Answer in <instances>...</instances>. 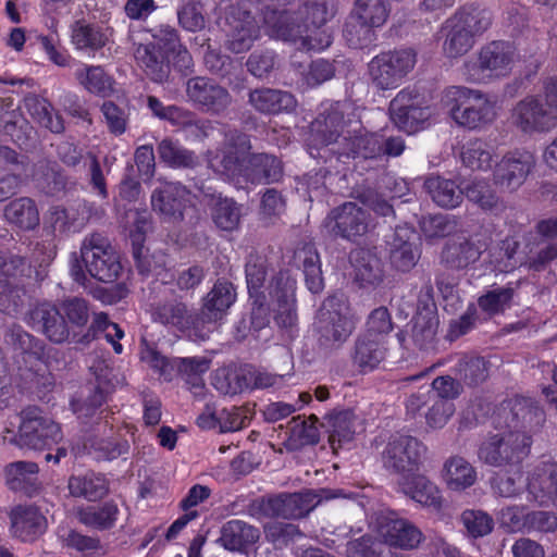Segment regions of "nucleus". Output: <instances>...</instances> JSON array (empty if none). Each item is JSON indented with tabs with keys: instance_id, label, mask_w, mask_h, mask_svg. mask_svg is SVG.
<instances>
[{
	"instance_id": "b1692460",
	"label": "nucleus",
	"mask_w": 557,
	"mask_h": 557,
	"mask_svg": "<svg viewBox=\"0 0 557 557\" xmlns=\"http://www.w3.org/2000/svg\"><path fill=\"white\" fill-rule=\"evenodd\" d=\"M235 299L236 290L231 282L218 280L214 283L211 290L203 298V304L199 311L200 321H202L205 330H208V334L234 304Z\"/></svg>"
},
{
	"instance_id": "8fccbe9b",
	"label": "nucleus",
	"mask_w": 557,
	"mask_h": 557,
	"mask_svg": "<svg viewBox=\"0 0 557 557\" xmlns=\"http://www.w3.org/2000/svg\"><path fill=\"white\" fill-rule=\"evenodd\" d=\"M444 480L453 491H463L476 481L474 467L461 456H453L444 463Z\"/></svg>"
},
{
	"instance_id": "6e6d98bb",
	"label": "nucleus",
	"mask_w": 557,
	"mask_h": 557,
	"mask_svg": "<svg viewBox=\"0 0 557 557\" xmlns=\"http://www.w3.org/2000/svg\"><path fill=\"white\" fill-rule=\"evenodd\" d=\"M463 196L483 211L494 213L505 209L504 202L498 197L491 184L483 180H475L463 188Z\"/></svg>"
},
{
	"instance_id": "aec40b11",
	"label": "nucleus",
	"mask_w": 557,
	"mask_h": 557,
	"mask_svg": "<svg viewBox=\"0 0 557 557\" xmlns=\"http://www.w3.org/2000/svg\"><path fill=\"white\" fill-rule=\"evenodd\" d=\"M418 94L405 88L389 103L393 122L408 133L417 132L431 116L429 107H421Z\"/></svg>"
},
{
	"instance_id": "c9c22d12",
	"label": "nucleus",
	"mask_w": 557,
	"mask_h": 557,
	"mask_svg": "<svg viewBox=\"0 0 557 557\" xmlns=\"http://www.w3.org/2000/svg\"><path fill=\"white\" fill-rule=\"evenodd\" d=\"M260 537L257 528L243 520H230L225 522L220 531L218 542L227 550L244 552L248 546L255 544Z\"/></svg>"
},
{
	"instance_id": "0e129e2a",
	"label": "nucleus",
	"mask_w": 557,
	"mask_h": 557,
	"mask_svg": "<svg viewBox=\"0 0 557 557\" xmlns=\"http://www.w3.org/2000/svg\"><path fill=\"white\" fill-rule=\"evenodd\" d=\"M106 40L99 27L85 21H76L72 26V41L77 49L97 50L106 45Z\"/></svg>"
},
{
	"instance_id": "49530a36",
	"label": "nucleus",
	"mask_w": 557,
	"mask_h": 557,
	"mask_svg": "<svg viewBox=\"0 0 557 557\" xmlns=\"http://www.w3.org/2000/svg\"><path fill=\"white\" fill-rule=\"evenodd\" d=\"M7 221L22 230L30 231L39 225L40 218L36 202L29 197H21L4 208Z\"/></svg>"
},
{
	"instance_id": "9b49d317",
	"label": "nucleus",
	"mask_w": 557,
	"mask_h": 557,
	"mask_svg": "<svg viewBox=\"0 0 557 557\" xmlns=\"http://www.w3.org/2000/svg\"><path fill=\"white\" fill-rule=\"evenodd\" d=\"M545 413L530 398L515 397L504 400L497 411V423L508 432H529L542 425Z\"/></svg>"
},
{
	"instance_id": "4468645a",
	"label": "nucleus",
	"mask_w": 557,
	"mask_h": 557,
	"mask_svg": "<svg viewBox=\"0 0 557 557\" xmlns=\"http://www.w3.org/2000/svg\"><path fill=\"white\" fill-rule=\"evenodd\" d=\"M25 321L53 344L73 343L59 305L51 301L37 302L26 312Z\"/></svg>"
},
{
	"instance_id": "bf43d9fd",
	"label": "nucleus",
	"mask_w": 557,
	"mask_h": 557,
	"mask_svg": "<svg viewBox=\"0 0 557 557\" xmlns=\"http://www.w3.org/2000/svg\"><path fill=\"white\" fill-rule=\"evenodd\" d=\"M374 27L367 21L350 13L344 25L343 37L349 47L364 49L376 40Z\"/></svg>"
},
{
	"instance_id": "5fc2aeb1",
	"label": "nucleus",
	"mask_w": 557,
	"mask_h": 557,
	"mask_svg": "<svg viewBox=\"0 0 557 557\" xmlns=\"http://www.w3.org/2000/svg\"><path fill=\"white\" fill-rule=\"evenodd\" d=\"M38 466L30 461H15L7 466L5 476L9 487L32 494L36 490Z\"/></svg>"
},
{
	"instance_id": "ddd939ff",
	"label": "nucleus",
	"mask_w": 557,
	"mask_h": 557,
	"mask_svg": "<svg viewBox=\"0 0 557 557\" xmlns=\"http://www.w3.org/2000/svg\"><path fill=\"white\" fill-rule=\"evenodd\" d=\"M187 100L199 110L220 115L232 104L230 91L211 78L195 76L185 83Z\"/></svg>"
},
{
	"instance_id": "e433bc0d",
	"label": "nucleus",
	"mask_w": 557,
	"mask_h": 557,
	"mask_svg": "<svg viewBox=\"0 0 557 557\" xmlns=\"http://www.w3.org/2000/svg\"><path fill=\"white\" fill-rule=\"evenodd\" d=\"M450 17L475 39L485 34L494 21L488 9L474 3L460 7Z\"/></svg>"
},
{
	"instance_id": "5701e85b",
	"label": "nucleus",
	"mask_w": 557,
	"mask_h": 557,
	"mask_svg": "<svg viewBox=\"0 0 557 557\" xmlns=\"http://www.w3.org/2000/svg\"><path fill=\"white\" fill-rule=\"evenodd\" d=\"M534 165V157L529 151L516 150L509 152L504 156L496 166L495 183L513 190L524 182Z\"/></svg>"
},
{
	"instance_id": "2eb2a0df",
	"label": "nucleus",
	"mask_w": 557,
	"mask_h": 557,
	"mask_svg": "<svg viewBox=\"0 0 557 557\" xmlns=\"http://www.w3.org/2000/svg\"><path fill=\"white\" fill-rule=\"evenodd\" d=\"M324 224L332 235L354 242L369 232L371 218L357 203L345 202L329 213Z\"/></svg>"
},
{
	"instance_id": "1a4fd4ad",
	"label": "nucleus",
	"mask_w": 557,
	"mask_h": 557,
	"mask_svg": "<svg viewBox=\"0 0 557 557\" xmlns=\"http://www.w3.org/2000/svg\"><path fill=\"white\" fill-rule=\"evenodd\" d=\"M516 58V48L510 41L487 42L480 48L476 63L465 65L468 81L479 83L484 78L505 77L510 73Z\"/></svg>"
},
{
	"instance_id": "423d86ee",
	"label": "nucleus",
	"mask_w": 557,
	"mask_h": 557,
	"mask_svg": "<svg viewBox=\"0 0 557 557\" xmlns=\"http://www.w3.org/2000/svg\"><path fill=\"white\" fill-rule=\"evenodd\" d=\"M264 23L271 37L294 44L299 42L305 50H323L333 41L332 32L309 33L310 26L301 20L297 11L270 10L264 12Z\"/></svg>"
},
{
	"instance_id": "f8f14e48",
	"label": "nucleus",
	"mask_w": 557,
	"mask_h": 557,
	"mask_svg": "<svg viewBox=\"0 0 557 557\" xmlns=\"http://www.w3.org/2000/svg\"><path fill=\"white\" fill-rule=\"evenodd\" d=\"M425 450V446L413 436H392L382 451L383 467L393 473L411 472L421 463Z\"/></svg>"
},
{
	"instance_id": "473e14b6",
	"label": "nucleus",
	"mask_w": 557,
	"mask_h": 557,
	"mask_svg": "<svg viewBox=\"0 0 557 557\" xmlns=\"http://www.w3.org/2000/svg\"><path fill=\"white\" fill-rule=\"evenodd\" d=\"M33 176L38 187L51 196L66 194L76 186V182L66 176L55 161L41 160L37 162Z\"/></svg>"
},
{
	"instance_id": "774afa93",
	"label": "nucleus",
	"mask_w": 557,
	"mask_h": 557,
	"mask_svg": "<svg viewBox=\"0 0 557 557\" xmlns=\"http://www.w3.org/2000/svg\"><path fill=\"white\" fill-rule=\"evenodd\" d=\"M389 11L386 0H357L351 13L380 27L386 22Z\"/></svg>"
},
{
	"instance_id": "4c0bfd02",
	"label": "nucleus",
	"mask_w": 557,
	"mask_h": 557,
	"mask_svg": "<svg viewBox=\"0 0 557 557\" xmlns=\"http://www.w3.org/2000/svg\"><path fill=\"white\" fill-rule=\"evenodd\" d=\"M249 103L261 113L276 114L282 111L293 110L296 106V100L288 91L260 88L250 91Z\"/></svg>"
},
{
	"instance_id": "72a5a7b5",
	"label": "nucleus",
	"mask_w": 557,
	"mask_h": 557,
	"mask_svg": "<svg viewBox=\"0 0 557 557\" xmlns=\"http://www.w3.org/2000/svg\"><path fill=\"white\" fill-rule=\"evenodd\" d=\"M243 176L252 184H272L283 177L282 161L270 153H251Z\"/></svg>"
},
{
	"instance_id": "338daca9",
	"label": "nucleus",
	"mask_w": 557,
	"mask_h": 557,
	"mask_svg": "<svg viewBox=\"0 0 557 557\" xmlns=\"http://www.w3.org/2000/svg\"><path fill=\"white\" fill-rule=\"evenodd\" d=\"M318 418L311 414L308 419L300 416L294 417L288 422L290 440L298 445H314L319 442Z\"/></svg>"
},
{
	"instance_id": "4be33fe9",
	"label": "nucleus",
	"mask_w": 557,
	"mask_h": 557,
	"mask_svg": "<svg viewBox=\"0 0 557 557\" xmlns=\"http://www.w3.org/2000/svg\"><path fill=\"white\" fill-rule=\"evenodd\" d=\"M484 249L479 240L465 237L449 239L440 252V264L447 270H467L480 260Z\"/></svg>"
},
{
	"instance_id": "7ed1b4c3",
	"label": "nucleus",
	"mask_w": 557,
	"mask_h": 557,
	"mask_svg": "<svg viewBox=\"0 0 557 557\" xmlns=\"http://www.w3.org/2000/svg\"><path fill=\"white\" fill-rule=\"evenodd\" d=\"M443 102L454 122L469 131L483 129L496 117L494 103L478 89L450 86L444 91Z\"/></svg>"
},
{
	"instance_id": "39448f33",
	"label": "nucleus",
	"mask_w": 557,
	"mask_h": 557,
	"mask_svg": "<svg viewBox=\"0 0 557 557\" xmlns=\"http://www.w3.org/2000/svg\"><path fill=\"white\" fill-rule=\"evenodd\" d=\"M349 306L343 294L327 297L320 307L314 322L318 343L325 349H337L355 331Z\"/></svg>"
},
{
	"instance_id": "58836bf2",
	"label": "nucleus",
	"mask_w": 557,
	"mask_h": 557,
	"mask_svg": "<svg viewBox=\"0 0 557 557\" xmlns=\"http://www.w3.org/2000/svg\"><path fill=\"white\" fill-rule=\"evenodd\" d=\"M424 189L432 200L442 208L454 209L463 199V189L455 181L441 176H430L424 181Z\"/></svg>"
},
{
	"instance_id": "f03ea898",
	"label": "nucleus",
	"mask_w": 557,
	"mask_h": 557,
	"mask_svg": "<svg viewBox=\"0 0 557 557\" xmlns=\"http://www.w3.org/2000/svg\"><path fill=\"white\" fill-rule=\"evenodd\" d=\"M510 123L525 135L550 132L557 124V81L548 78L542 94L518 101L511 110Z\"/></svg>"
},
{
	"instance_id": "603ef678",
	"label": "nucleus",
	"mask_w": 557,
	"mask_h": 557,
	"mask_svg": "<svg viewBox=\"0 0 557 557\" xmlns=\"http://www.w3.org/2000/svg\"><path fill=\"white\" fill-rule=\"evenodd\" d=\"M210 208L212 221L219 230L232 233L239 228L243 206L233 198L219 195L216 201Z\"/></svg>"
},
{
	"instance_id": "de8ad7c7",
	"label": "nucleus",
	"mask_w": 557,
	"mask_h": 557,
	"mask_svg": "<svg viewBox=\"0 0 557 557\" xmlns=\"http://www.w3.org/2000/svg\"><path fill=\"white\" fill-rule=\"evenodd\" d=\"M301 20L310 26L309 33L318 35L320 30L331 32L326 23L334 17L335 7L333 0H305L298 9Z\"/></svg>"
},
{
	"instance_id": "4d7b16f0",
	"label": "nucleus",
	"mask_w": 557,
	"mask_h": 557,
	"mask_svg": "<svg viewBox=\"0 0 557 557\" xmlns=\"http://www.w3.org/2000/svg\"><path fill=\"white\" fill-rule=\"evenodd\" d=\"M74 76L91 94L107 96L112 90L113 79L100 65L83 64L75 71Z\"/></svg>"
},
{
	"instance_id": "6ab92c4d",
	"label": "nucleus",
	"mask_w": 557,
	"mask_h": 557,
	"mask_svg": "<svg viewBox=\"0 0 557 557\" xmlns=\"http://www.w3.org/2000/svg\"><path fill=\"white\" fill-rule=\"evenodd\" d=\"M382 144L381 134L366 131L359 122H356L355 127L348 129L347 136L341 140L339 148H332L330 151L337 153L338 160L343 158L373 160L382 157Z\"/></svg>"
},
{
	"instance_id": "bb28decb",
	"label": "nucleus",
	"mask_w": 557,
	"mask_h": 557,
	"mask_svg": "<svg viewBox=\"0 0 557 557\" xmlns=\"http://www.w3.org/2000/svg\"><path fill=\"white\" fill-rule=\"evenodd\" d=\"M11 531L13 536L33 542L42 535L47 529V519L34 505H18L10 512Z\"/></svg>"
},
{
	"instance_id": "0eeeda50",
	"label": "nucleus",
	"mask_w": 557,
	"mask_h": 557,
	"mask_svg": "<svg viewBox=\"0 0 557 557\" xmlns=\"http://www.w3.org/2000/svg\"><path fill=\"white\" fill-rule=\"evenodd\" d=\"M532 437L525 432L503 431L485 437L478 448V458L495 468H518L529 456Z\"/></svg>"
},
{
	"instance_id": "79ce46f5",
	"label": "nucleus",
	"mask_w": 557,
	"mask_h": 557,
	"mask_svg": "<svg viewBox=\"0 0 557 557\" xmlns=\"http://www.w3.org/2000/svg\"><path fill=\"white\" fill-rule=\"evenodd\" d=\"M24 104L30 116L42 127L54 134L64 131V122L59 112L45 98L30 94L24 98Z\"/></svg>"
},
{
	"instance_id": "a211bd4d",
	"label": "nucleus",
	"mask_w": 557,
	"mask_h": 557,
	"mask_svg": "<svg viewBox=\"0 0 557 557\" xmlns=\"http://www.w3.org/2000/svg\"><path fill=\"white\" fill-rule=\"evenodd\" d=\"M226 48L233 53L248 51L260 36L255 17L246 10L232 8L225 17Z\"/></svg>"
},
{
	"instance_id": "2f4dec72",
	"label": "nucleus",
	"mask_w": 557,
	"mask_h": 557,
	"mask_svg": "<svg viewBox=\"0 0 557 557\" xmlns=\"http://www.w3.org/2000/svg\"><path fill=\"white\" fill-rule=\"evenodd\" d=\"M190 195L191 191L181 183H165L152 193L151 205L154 211L174 219H182Z\"/></svg>"
},
{
	"instance_id": "864d4df0",
	"label": "nucleus",
	"mask_w": 557,
	"mask_h": 557,
	"mask_svg": "<svg viewBox=\"0 0 557 557\" xmlns=\"http://www.w3.org/2000/svg\"><path fill=\"white\" fill-rule=\"evenodd\" d=\"M119 513L117 505L110 500L100 506H88L77 511L78 521L96 530H109L114 527Z\"/></svg>"
},
{
	"instance_id": "a19ab883",
	"label": "nucleus",
	"mask_w": 557,
	"mask_h": 557,
	"mask_svg": "<svg viewBox=\"0 0 557 557\" xmlns=\"http://www.w3.org/2000/svg\"><path fill=\"white\" fill-rule=\"evenodd\" d=\"M454 371L455 375L462 384L469 387H475L483 384L488 379L491 362L482 356L462 355L458 359Z\"/></svg>"
},
{
	"instance_id": "13d9d810",
	"label": "nucleus",
	"mask_w": 557,
	"mask_h": 557,
	"mask_svg": "<svg viewBox=\"0 0 557 557\" xmlns=\"http://www.w3.org/2000/svg\"><path fill=\"white\" fill-rule=\"evenodd\" d=\"M296 260L301 264L308 289L320 293L324 287L320 257L312 246H305L296 252Z\"/></svg>"
},
{
	"instance_id": "09e8293b",
	"label": "nucleus",
	"mask_w": 557,
	"mask_h": 557,
	"mask_svg": "<svg viewBox=\"0 0 557 557\" xmlns=\"http://www.w3.org/2000/svg\"><path fill=\"white\" fill-rule=\"evenodd\" d=\"M401 491L414 502L429 507H441V494L437 486L424 475L404 478Z\"/></svg>"
},
{
	"instance_id": "cd10ccee",
	"label": "nucleus",
	"mask_w": 557,
	"mask_h": 557,
	"mask_svg": "<svg viewBox=\"0 0 557 557\" xmlns=\"http://www.w3.org/2000/svg\"><path fill=\"white\" fill-rule=\"evenodd\" d=\"M269 288L270 297L276 302V323L284 327L293 326L297 320L294 282L284 273H278L272 278Z\"/></svg>"
},
{
	"instance_id": "ea45409f",
	"label": "nucleus",
	"mask_w": 557,
	"mask_h": 557,
	"mask_svg": "<svg viewBox=\"0 0 557 557\" xmlns=\"http://www.w3.org/2000/svg\"><path fill=\"white\" fill-rule=\"evenodd\" d=\"M67 487L73 497H82L88 502H97L109 493L108 480L94 472L70 476Z\"/></svg>"
},
{
	"instance_id": "680f3d73",
	"label": "nucleus",
	"mask_w": 557,
	"mask_h": 557,
	"mask_svg": "<svg viewBox=\"0 0 557 557\" xmlns=\"http://www.w3.org/2000/svg\"><path fill=\"white\" fill-rule=\"evenodd\" d=\"M461 161L473 171H487L492 168V147L480 138L469 140L462 146Z\"/></svg>"
},
{
	"instance_id": "c85d7f7f",
	"label": "nucleus",
	"mask_w": 557,
	"mask_h": 557,
	"mask_svg": "<svg viewBox=\"0 0 557 557\" xmlns=\"http://www.w3.org/2000/svg\"><path fill=\"white\" fill-rule=\"evenodd\" d=\"M59 306L69 331H71L72 342L87 345L94 341V332L85 331L90 318L88 302L84 298L69 297L63 299Z\"/></svg>"
},
{
	"instance_id": "f704fd0d",
	"label": "nucleus",
	"mask_w": 557,
	"mask_h": 557,
	"mask_svg": "<svg viewBox=\"0 0 557 557\" xmlns=\"http://www.w3.org/2000/svg\"><path fill=\"white\" fill-rule=\"evenodd\" d=\"M137 65L153 82H165L171 73L170 54L156 45H139L134 54Z\"/></svg>"
},
{
	"instance_id": "9d476101",
	"label": "nucleus",
	"mask_w": 557,
	"mask_h": 557,
	"mask_svg": "<svg viewBox=\"0 0 557 557\" xmlns=\"http://www.w3.org/2000/svg\"><path fill=\"white\" fill-rule=\"evenodd\" d=\"M251 150L249 135L228 129L221 147L208 159L209 168L227 177L243 176Z\"/></svg>"
},
{
	"instance_id": "dca6fc26",
	"label": "nucleus",
	"mask_w": 557,
	"mask_h": 557,
	"mask_svg": "<svg viewBox=\"0 0 557 557\" xmlns=\"http://www.w3.org/2000/svg\"><path fill=\"white\" fill-rule=\"evenodd\" d=\"M376 532L383 542L400 549H413L423 539L422 532L397 512H382L376 518Z\"/></svg>"
},
{
	"instance_id": "7c9ffc66",
	"label": "nucleus",
	"mask_w": 557,
	"mask_h": 557,
	"mask_svg": "<svg viewBox=\"0 0 557 557\" xmlns=\"http://www.w3.org/2000/svg\"><path fill=\"white\" fill-rule=\"evenodd\" d=\"M387 355L386 342L363 334L357 336L350 350V359L360 373H369L383 362Z\"/></svg>"
},
{
	"instance_id": "412c9836",
	"label": "nucleus",
	"mask_w": 557,
	"mask_h": 557,
	"mask_svg": "<svg viewBox=\"0 0 557 557\" xmlns=\"http://www.w3.org/2000/svg\"><path fill=\"white\" fill-rule=\"evenodd\" d=\"M350 126L351 124L345 121L343 106L336 103L320 113L311 123V136L318 144L323 146L337 145V148H339L341 141L338 139L342 137V140H344L347 131L351 129Z\"/></svg>"
},
{
	"instance_id": "052dcab7",
	"label": "nucleus",
	"mask_w": 557,
	"mask_h": 557,
	"mask_svg": "<svg viewBox=\"0 0 557 557\" xmlns=\"http://www.w3.org/2000/svg\"><path fill=\"white\" fill-rule=\"evenodd\" d=\"M438 319L431 310L418 312L412 319L411 337L417 347L428 349L433 346L437 333Z\"/></svg>"
},
{
	"instance_id": "c756f323",
	"label": "nucleus",
	"mask_w": 557,
	"mask_h": 557,
	"mask_svg": "<svg viewBox=\"0 0 557 557\" xmlns=\"http://www.w3.org/2000/svg\"><path fill=\"white\" fill-rule=\"evenodd\" d=\"M311 502L307 494H281L263 500L260 509L268 517L297 519L306 516L312 509Z\"/></svg>"
},
{
	"instance_id": "c03bdc74",
	"label": "nucleus",
	"mask_w": 557,
	"mask_h": 557,
	"mask_svg": "<svg viewBox=\"0 0 557 557\" xmlns=\"http://www.w3.org/2000/svg\"><path fill=\"white\" fill-rule=\"evenodd\" d=\"M442 29L444 32L442 51L446 58L457 59L473 48L475 38L456 22H453L451 17L445 22Z\"/></svg>"
},
{
	"instance_id": "20e7f679",
	"label": "nucleus",
	"mask_w": 557,
	"mask_h": 557,
	"mask_svg": "<svg viewBox=\"0 0 557 557\" xmlns=\"http://www.w3.org/2000/svg\"><path fill=\"white\" fill-rule=\"evenodd\" d=\"M62 438L60 424L35 406H29L21 411L18 434L7 429L3 435L4 443L34 450L51 449Z\"/></svg>"
},
{
	"instance_id": "37998d69",
	"label": "nucleus",
	"mask_w": 557,
	"mask_h": 557,
	"mask_svg": "<svg viewBox=\"0 0 557 557\" xmlns=\"http://www.w3.org/2000/svg\"><path fill=\"white\" fill-rule=\"evenodd\" d=\"M3 344L14 352L39 358L45 348L41 339L35 337L17 323H10L3 329Z\"/></svg>"
},
{
	"instance_id": "69168bd1",
	"label": "nucleus",
	"mask_w": 557,
	"mask_h": 557,
	"mask_svg": "<svg viewBox=\"0 0 557 557\" xmlns=\"http://www.w3.org/2000/svg\"><path fill=\"white\" fill-rule=\"evenodd\" d=\"M88 454L94 455L96 459L112 460L128 453L129 445L127 441H115L90 437L84 443Z\"/></svg>"
},
{
	"instance_id": "a878e982",
	"label": "nucleus",
	"mask_w": 557,
	"mask_h": 557,
	"mask_svg": "<svg viewBox=\"0 0 557 557\" xmlns=\"http://www.w3.org/2000/svg\"><path fill=\"white\" fill-rule=\"evenodd\" d=\"M417 234L407 225L396 226L389 242L391 264L398 271L409 272L419 260V250L416 245Z\"/></svg>"
},
{
	"instance_id": "6e6552de",
	"label": "nucleus",
	"mask_w": 557,
	"mask_h": 557,
	"mask_svg": "<svg viewBox=\"0 0 557 557\" xmlns=\"http://www.w3.org/2000/svg\"><path fill=\"white\" fill-rule=\"evenodd\" d=\"M416 63L417 52L411 48L381 52L368 64L370 81L377 90L395 89L401 85Z\"/></svg>"
},
{
	"instance_id": "f3484780",
	"label": "nucleus",
	"mask_w": 557,
	"mask_h": 557,
	"mask_svg": "<svg viewBox=\"0 0 557 557\" xmlns=\"http://www.w3.org/2000/svg\"><path fill=\"white\" fill-rule=\"evenodd\" d=\"M152 319L181 332H189L202 341L208 337V330H205L199 312H191L182 301L172 300L157 305L152 311Z\"/></svg>"
},
{
	"instance_id": "393cba45",
	"label": "nucleus",
	"mask_w": 557,
	"mask_h": 557,
	"mask_svg": "<svg viewBox=\"0 0 557 557\" xmlns=\"http://www.w3.org/2000/svg\"><path fill=\"white\" fill-rule=\"evenodd\" d=\"M349 261L354 280L362 288H375L384 281V264L373 249L359 247L351 250Z\"/></svg>"
},
{
	"instance_id": "a18cd8bd",
	"label": "nucleus",
	"mask_w": 557,
	"mask_h": 557,
	"mask_svg": "<svg viewBox=\"0 0 557 557\" xmlns=\"http://www.w3.org/2000/svg\"><path fill=\"white\" fill-rule=\"evenodd\" d=\"M161 162L173 169H195L199 165V158L195 151L182 146L177 140L163 138L157 147Z\"/></svg>"
},
{
	"instance_id": "f257e3e1",
	"label": "nucleus",
	"mask_w": 557,
	"mask_h": 557,
	"mask_svg": "<svg viewBox=\"0 0 557 557\" xmlns=\"http://www.w3.org/2000/svg\"><path fill=\"white\" fill-rule=\"evenodd\" d=\"M79 257L84 268L75 256L70 273L72 278L81 285L85 286L90 282L87 273L90 277L108 284L115 282L122 272L119 252L110 239L101 233L94 232L85 236L81 245Z\"/></svg>"
},
{
	"instance_id": "e2e57ef3",
	"label": "nucleus",
	"mask_w": 557,
	"mask_h": 557,
	"mask_svg": "<svg viewBox=\"0 0 557 557\" xmlns=\"http://www.w3.org/2000/svg\"><path fill=\"white\" fill-rule=\"evenodd\" d=\"M173 126L181 128L189 137L199 141H202L206 138H208L215 129L212 121L205 117H200L196 112L185 108H182Z\"/></svg>"
},
{
	"instance_id": "3c124183",
	"label": "nucleus",
	"mask_w": 557,
	"mask_h": 557,
	"mask_svg": "<svg viewBox=\"0 0 557 557\" xmlns=\"http://www.w3.org/2000/svg\"><path fill=\"white\" fill-rule=\"evenodd\" d=\"M355 420V414L350 410L334 412L327 417L329 443L334 451L354 438L356 433Z\"/></svg>"
}]
</instances>
